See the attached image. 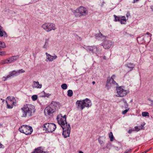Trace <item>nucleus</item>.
Instances as JSON below:
<instances>
[{"label":"nucleus","mask_w":153,"mask_h":153,"mask_svg":"<svg viewBox=\"0 0 153 153\" xmlns=\"http://www.w3.org/2000/svg\"><path fill=\"white\" fill-rule=\"evenodd\" d=\"M58 123L62 127L63 131L62 135L65 138L69 137L71 132V127L66 121V116H62L61 114L58 115L56 118Z\"/></svg>","instance_id":"nucleus-1"},{"label":"nucleus","mask_w":153,"mask_h":153,"mask_svg":"<svg viewBox=\"0 0 153 153\" xmlns=\"http://www.w3.org/2000/svg\"><path fill=\"white\" fill-rule=\"evenodd\" d=\"M21 110L22 113V117H31L35 111L34 106L31 104H26L24 105Z\"/></svg>","instance_id":"nucleus-2"},{"label":"nucleus","mask_w":153,"mask_h":153,"mask_svg":"<svg viewBox=\"0 0 153 153\" xmlns=\"http://www.w3.org/2000/svg\"><path fill=\"white\" fill-rule=\"evenodd\" d=\"M74 13L76 17L84 19L88 15V11L85 7L80 6L74 10Z\"/></svg>","instance_id":"nucleus-3"},{"label":"nucleus","mask_w":153,"mask_h":153,"mask_svg":"<svg viewBox=\"0 0 153 153\" xmlns=\"http://www.w3.org/2000/svg\"><path fill=\"white\" fill-rule=\"evenodd\" d=\"M76 104L78 108H80L82 110L85 107H89L91 105V101L88 98L83 100H77Z\"/></svg>","instance_id":"nucleus-4"},{"label":"nucleus","mask_w":153,"mask_h":153,"mask_svg":"<svg viewBox=\"0 0 153 153\" xmlns=\"http://www.w3.org/2000/svg\"><path fill=\"white\" fill-rule=\"evenodd\" d=\"M41 27L45 31L48 32L52 30H55L56 29L55 25L50 22L44 23L41 26Z\"/></svg>","instance_id":"nucleus-5"},{"label":"nucleus","mask_w":153,"mask_h":153,"mask_svg":"<svg viewBox=\"0 0 153 153\" xmlns=\"http://www.w3.org/2000/svg\"><path fill=\"white\" fill-rule=\"evenodd\" d=\"M19 131L26 135H29L32 133L33 129L31 126L27 125H24L19 128Z\"/></svg>","instance_id":"nucleus-6"},{"label":"nucleus","mask_w":153,"mask_h":153,"mask_svg":"<svg viewBox=\"0 0 153 153\" xmlns=\"http://www.w3.org/2000/svg\"><path fill=\"white\" fill-rule=\"evenodd\" d=\"M43 127L45 131L48 132H52L55 130L56 126L53 123H48L45 124Z\"/></svg>","instance_id":"nucleus-7"},{"label":"nucleus","mask_w":153,"mask_h":153,"mask_svg":"<svg viewBox=\"0 0 153 153\" xmlns=\"http://www.w3.org/2000/svg\"><path fill=\"white\" fill-rule=\"evenodd\" d=\"M115 77L114 75H113L111 78L108 77L106 82V87L107 89H109L112 85L118 86V84L114 80L113 78Z\"/></svg>","instance_id":"nucleus-8"},{"label":"nucleus","mask_w":153,"mask_h":153,"mask_svg":"<svg viewBox=\"0 0 153 153\" xmlns=\"http://www.w3.org/2000/svg\"><path fill=\"white\" fill-rule=\"evenodd\" d=\"M25 72V71L22 69H19L16 71L15 70L13 71L10 73V74L8 75L6 77L3 76L2 78L3 80L4 81L6 80L7 79L10 77L12 76H17L20 73H24Z\"/></svg>","instance_id":"nucleus-9"},{"label":"nucleus","mask_w":153,"mask_h":153,"mask_svg":"<svg viewBox=\"0 0 153 153\" xmlns=\"http://www.w3.org/2000/svg\"><path fill=\"white\" fill-rule=\"evenodd\" d=\"M116 90L117 96L118 97H123L126 96L127 93V90L124 89L123 87L119 86L118 85L116 86Z\"/></svg>","instance_id":"nucleus-10"},{"label":"nucleus","mask_w":153,"mask_h":153,"mask_svg":"<svg viewBox=\"0 0 153 153\" xmlns=\"http://www.w3.org/2000/svg\"><path fill=\"white\" fill-rule=\"evenodd\" d=\"M16 100L14 97L8 96L6 100L7 104V108L8 109H11L13 107L16 102Z\"/></svg>","instance_id":"nucleus-11"},{"label":"nucleus","mask_w":153,"mask_h":153,"mask_svg":"<svg viewBox=\"0 0 153 153\" xmlns=\"http://www.w3.org/2000/svg\"><path fill=\"white\" fill-rule=\"evenodd\" d=\"M55 110V108L54 107H52L50 105L45 108L44 113L45 115L47 114L48 115H50L51 114L53 113Z\"/></svg>","instance_id":"nucleus-12"},{"label":"nucleus","mask_w":153,"mask_h":153,"mask_svg":"<svg viewBox=\"0 0 153 153\" xmlns=\"http://www.w3.org/2000/svg\"><path fill=\"white\" fill-rule=\"evenodd\" d=\"M112 45V42L110 41H105L103 44V47L105 49L109 48Z\"/></svg>","instance_id":"nucleus-13"},{"label":"nucleus","mask_w":153,"mask_h":153,"mask_svg":"<svg viewBox=\"0 0 153 153\" xmlns=\"http://www.w3.org/2000/svg\"><path fill=\"white\" fill-rule=\"evenodd\" d=\"M45 54L46 55L47 59L51 62L53 61L57 58V56L56 55L53 56L48 54L47 53H46Z\"/></svg>","instance_id":"nucleus-14"},{"label":"nucleus","mask_w":153,"mask_h":153,"mask_svg":"<svg viewBox=\"0 0 153 153\" xmlns=\"http://www.w3.org/2000/svg\"><path fill=\"white\" fill-rule=\"evenodd\" d=\"M32 87L33 88H41L42 87V85L41 84H39L38 81L36 82L34 81H33Z\"/></svg>","instance_id":"nucleus-15"},{"label":"nucleus","mask_w":153,"mask_h":153,"mask_svg":"<svg viewBox=\"0 0 153 153\" xmlns=\"http://www.w3.org/2000/svg\"><path fill=\"white\" fill-rule=\"evenodd\" d=\"M152 35V34L149 33L147 32L146 33H143V36H144L143 39L145 40L148 39V40H149L150 41L151 39V38Z\"/></svg>","instance_id":"nucleus-16"},{"label":"nucleus","mask_w":153,"mask_h":153,"mask_svg":"<svg viewBox=\"0 0 153 153\" xmlns=\"http://www.w3.org/2000/svg\"><path fill=\"white\" fill-rule=\"evenodd\" d=\"M42 147H39L35 149L34 151L32 153H48L47 152L43 151Z\"/></svg>","instance_id":"nucleus-17"},{"label":"nucleus","mask_w":153,"mask_h":153,"mask_svg":"<svg viewBox=\"0 0 153 153\" xmlns=\"http://www.w3.org/2000/svg\"><path fill=\"white\" fill-rule=\"evenodd\" d=\"M145 124V123H143L141 124L140 126L134 127V131H138L140 130L144 129V126Z\"/></svg>","instance_id":"nucleus-18"},{"label":"nucleus","mask_w":153,"mask_h":153,"mask_svg":"<svg viewBox=\"0 0 153 153\" xmlns=\"http://www.w3.org/2000/svg\"><path fill=\"white\" fill-rule=\"evenodd\" d=\"M8 35L6 32L2 30L0 31V37H3L4 38H6L7 37Z\"/></svg>","instance_id":"nucleus-19"},{"label":"nucleus","mask_w":153,"mask_h":153,"mask_svg":"<svg viewBox=\"0 0 153 153\" xmlns=\"http://www.w3.org/2000/svg\"><path fill=\"white\" fill-rule=\"evenodd\" d=\"M86 49L87 51H91L93 53H94V50L96 49V48L95 47L92 46H87L86 47Z\"/></svg>","instance_id":"nucleus-20"},{"label":"nucleus","mask_w":153,"mask_h":153,"mask_svg":"<svg viewBox=\"0 0 153 153\" xmlns=\"http://www.w3.org/2000/svg\"><path fill=\"white\" fill-rule=\"evenodd\" d=\"M120 21L121 24H126V19L125 16H122Z\"/></svg>","instance_id":"nucleus-21"},{"label":"nucleus","mask_w":153,"mask_h":153,"mask_svg":"<svg viewBox=\"0 0 153 153\" xmlns=\"http://www.w3.org/2000/svg\"><path fill=\"white\" fill-rule=\"evenodd\" d=\"M59 104V102L53 101L52 102L50 105L51 106H52V107H54L55 109H56V107Z\"/></svg>","instance_id":"nucleus-22"},{"label":"nucleus","mask_w":153,"mask_h":153,"mask_svg":"<svg viewBox=\"0 0 153 153\" xmlns=\"http://www.w3.org/2000/svg\"><path fill=\"white\" fill-rule=\"evenodd\" d=\"M18 58V56H12L10 57V62L12 63L14 61H16Z\"/></svg>","instance_id":"nucleus-23"},{"label":"nucleus","mask_w":153,"mask_h":153,"mask_svg":"<svg viewBox=\"0 0 153 153\" xmlns=\"http://www.w3.org/2000/svg\"><path fill=\"white\" fill-rule=\"evenodd\" d=\"M114 17L115 19L114 21L115 22H120L121 18H122V16H117L116 15H114Z\"/></svg>","instance_id":"nucleus-24"},{"label":"nucleus","mask_w":153,"mask_h":153,"mask_svg":"<svg viewBox=\"0 0 153 153\" xmlns=\"http://www.w3.org/2000/svg\"><path fill=\"white\" fill-rule=\"evenodd\" d=\"M95 36L97 39L99 37H102L103 38H105L106 37L105 36H103L102 33L100 32H99V33L96 34L95 35Z\"/></svg>","instance_id":"nucleus-25"},{"label":"nucleus","mask_w":153,"mask_h":153,"mask_svg":"<svg viewBox=\"0 0 153 153\" xmlns=\"http://www.w3.org/2000/svg\"><path fill=\"white\" fill-rule=\"evenodd\" d=\"M125 66L126 67L130 68V71L132 70L133 68V64L128 63L126 64Z\"/></svg>","instance_id":"nucleus-26"},{"label":"nucleus","mask_w":153,"mask_h":153,"mask_svg":"<svg viewBox=\"0 0 153 153\" xmlns=\"http://www.w3.org/2000/svg\"><path fill=\"white\" fill-rule=\"evenodd\" d=\"M49 41V39H45V42L44 45L43 47L44 48L47 49V48L48 46Z\"/></svg>","instance_id":"nucleus-27"},{"label":"nucleus","mask_w":153,"mask_h":153,"mask_svg":"<svg viewBox=\"0 0 153 153\" xmlns=\"http://www.w3.org/2000/svg\"><path fill=\"white\" fill-rule=\"evenodd\" d=\"M6 47L5 43L3 42L0 41V51L2 48H4Z\"/></svg>","instance_id":"nucleus-28"},{"label":"nucleus","mask_w":153,"mask_h":153,"mask_svg":"<svg viewBox=\"0 0 153 153\" xmlns=\"http://www.w3.org/2000/svg\"><path fill=\"white\" fill-rule=\"evenodd\" d=\"M109 137L110 138V141H112L114 139V137L113 136V134L112 132H110L109 133Z\"/></svg>","instance_id":"nucleus-29"},{"label":"nucleus","mask_w":153,"mask_h":153,"mask_svg":"<svg viewBox=\"0 0 153 153\" xmlns=\"http://www.w3.org/2000/svg\"><path fill=\"white\" fill-rule=\"evenodd\" d=\"M142 116L143 117H146V116L149 117V114L147 112H142Z\"/></svg>","instance_id":"nucleus-30"},{"label":"nucleus","mask_w":153,"mask_h":153,"mask_svg":"<svg viewBox=\"0 0 153 153\" xmlns=\"http://www.w3.org/2000/svg\"><path fill=\"white\" fill-rule=\"evenodd\" d=\"M73 91L72 90H69L68 91V97H71L73 95Z\"/></svg>","instance_id":"nucleus-31"},{"label":"nucleus","mask_w":153,"mask_h":153,"mask_svg":"<svg viewBox=\"0 0 153 153\" xmlns=\"http://www.w3.org/2000/svg\"><path fill=\"white\" fill-rule=\"evenodd\" d=\"M61 87L63 89L65 90L67 88V85L66 84H63L62 85Z\"/></svg>","instance_id":"nucleus-32"},{"label":"nucleus","mask_w":153,"mask_h":153,"mask_svg":"<svg viewBox=\"0 0 153 153\" xmlns=\"http://www.w3.org/2000/svg\"><path fill=\"white\" fill-rule=\"evenodd\" d=\"M32 98L33 100L35 101L36 100L37 98V96L36 95H33L32 96Z\"/></svg>","instance_id":"nucleus-33"},{"label":"nucleus","mask_w":153,"mask_h":153,"mask_svg":"<svg viewBox=\"0 0 153 153\" xmlns=\"http://www.w3.org/2000/svg\"><path fill=\"white\" fill-rule=\"evenodd\" d=\"M42 93H43L44 94V97H48L50 96L51 95L49 93H46L44 91H43Z\"/></svg>","instance_id":"nucleus-34"},{"label":"nucleus","mask_w":153,"mask_h":153,"mask_svg":"<svg viewBox=\"0 0 153 153\" xmlns=\"http://www.w3.org/2000/svg\"><path fill=\"white\" fill-rule=\"evenodd\" d=\"M128 109H126L125 110L123 111L122 113L123 114H125L126 113L128 112Z\"/></svg>","instance_id":"nucleus-35"},{"label":"nucleus","mask_w":153,"mask_h":153,"mask_svg":"<svg viewBox=\"0 0 153 153\" xmlns=\"http://www.w3.org/2000/svg\"><path fill=\"white\" fill-rule=\"evenodd\" d=\"M7 61V59H4V60L2 61V64H5L8 63Z\"/></svg>","instance_id":"nucleus-36"},{"label":"nucleus","mask_w":153,"mask_h":153,"mask_svg":"<svg viewBox=\"0 0 153 153\" xmlns=\"http://www.w3.org/2000/svg\"><path fill=\"white\" fill-rule=\"evenodd\" d=\"M7 61V59H4V60L2 61V64H5L8 63Z\"/></svg>","instance_id":"nucleus-37"},{"label":"nucleus","mask_w":153,"mask_h":153,"mask_svg":"<svg viewBox=\"0 0 153 153\" xmlns=\"http://www.w3.org/2000/svg\"><path fill=\"white\" fill-rule=\"evenodd\" d=\"M5 51H0V55L3 56L5 54Z\"/></svg>","instance_id":"nucleus-38"},{"label":"nucleus","mask_w":153,"mask_h":153,"mask_svg":"<svg viewBox=\"0 0 153 153\" xmlns=\"http://www.w3.org/2000/svg\"><path fill=\"white\" fill-rule=\"evenodd\" d=\"M133 131H134V129H129L128 131V133L129 134H131Z\"/></svg>","instance_id":"nucleus-39"},{"label":"nucleus","mask_w":153,"mask_h":153,"mask_svg":"<svg viewBox=\"0 0 153 153\" xmlns=\"http://www.w3.org/2000/svg\"><path fill=\"white\" fill-rule=\"evenodd\" d=\"M76 38L78 40H79V41H81L82 40V38L78 36H77Z\"/></svg>","instance_id":"nucleus-40"},{"label":"nucleus","mask_w":153,"mask_h":153,"mask_svg":"<svg viewBox=\"0 0 153 153\" xmlns=\"http://www.w3.org/2000/svg\"><path fill=\"white\" fill-rule=\"evenodd\" d=\"M152 149V148H151L149 149H148L146 150V151H144V152H144V153H146V152H148V151H149V150H151V149Z\"/></svg>","instance_id":"nucleus-41"},{"label":"nucleus","mask_w":153,"mask_h":153,"mask_svg":"<svg viewBox=\"0 0 153 153\" xmlns=\"http://www.w3.org/2000/svg\"><path fill=\"white\" fill-rule=\"evenodd\" d=\"M7 62L8 63H11V62H10V58H8L7 59Z\"/></svg>","instance_id":"nucleus-42"},{"label":"nucleus","mask_w":153,"mask_h":153,"mask_svg":"<svg viewBox=\"0 0 153 153\" xmlns=\"http://www.w3.org/2000/svg\"><path fill=\"white\" fill-rule=\"evenodd\" d=\"M110 145V143H108L107 145V146H106V148L108 149L109 147V146Z\"/></svg>","instance_id":"nucleus-43"},{"label":"nucleus","mask_w":153,"mask_h":153,"mask_svg":"<svg viewBox=\"0 0 153 153\" xmlns=\"http://www.w3.org/2000/svg\"><path fill=\"white\" fill-rule=\"evenodd\" d=\"M124 103L125 104V105H127V106H128V105H127V103H126V101H124Z\"/></svg>","instance_id":"nucleus-44"},{"label":"nucleus","mask_w":153,"mask_h":153,"mask_svg":"<svg viewBox=\"0 0 153 153\" xmlns=\"http://www.w3.org/2000/svg\"><path fill=\"white\" fill-rule=\"evenodd\" d=\"M3 146L2 144L0 143V148H2Z\"/></svg>","instance_id":"nucleus-45"},{"label":"nucleus","mask_w":153,"mask_h":153,"mask_svg":"<svg viewBox=\"0 0 153 153\" xmlns=\"http://www.w3.org/2000/svg\"><path fill=\"white\" fill-rule=\"evenodd\" d=\"M3 30L2 27L0 26V31Z\"/></svg>","instance_id":"nucleus-46"},{"label":"nucleus","mask_w":153,"mask_h":153,"mask_svg":"<svg viewBox=\"0 0 153 153\" xmlns=\"http://www.w3.org/2000/svg\"><path fill=\"white\" fill-rule=\"evenodd\" d=\"M129 15V13H127V14H126V16H127V17H128V15Z\"/></svg>","instance_id":"nucleus-47"},{"label":"nucleus","mask_w":153,"mask_h":153,"mask_svg":"<svg viewBox=\"0 0 153 153\" xmlns=\"http://www.w3.org/2000/svg\"><path fill=\"white\" fill-rule=\"evenodd\" d=\"M103 59H106V56H104L103 57Z\"/></svg>","instance_id":"nucleus-48"},{"label":"nucleus","mask_w":153,"mask_h":153,"mask_svg":"<svg viewBox=\"0 0 153 153\" xmlns=\"http://www.w3.org/2000/svg\"><path fill=\"white\" fill-rule=\"evenodd\" d=\"M79 153H84L82 152L81 151H79Z\"/></svg>","instance_id":"nucleus-49"},{"label":"nucleus","mask_w":153,"mask_h":153,"mask_svg":"<svg viewBox=\"0 0 153 153\" xmlns=\"http://www.w3.org/2000/svg\"><path fill=\"white\" fill-rule=\"evenodd\" d=\"M95 82L94 81H93L92 82V83L93 84H94L95 83Z\"/></svg>","instance_id":"nucleus-50"},{"label":"nucleus","mask_w":153,"mask_h":153,"mask_svg":"<svg viewBox=\"0 0 153 153\" xmlns=\"http://www.w3.org/2000/svg\"><path fill=\"white\" fill-rule=\"evenodd\" d=\"M152 9H153V6H152L151 7V9L152 10Z\"/></svg>","instance_id":"nucleus-51"},{"label":"nucleus","mask_w":153,"mask_h":153,"mask_svg":"<svg viewBox=\"0 0 153 153\" xmlns=\"http://www.w3.org/2000/svg\"><path fill=\"white\" fill-rule=\"evenodd\" d=\"M1 100H2V102H3L4 101V100H2V99H1Z\"/></svg>","instance_id":"nucleus-52"},{"label":"nucleus","mask_w":153,"mask_h":153,"mask_svg":"<svg viewBox=\"0 0 153 153\" xmlns=\"http://www.w3.org/2000/svg\"><path fill=\"white\" fill-rule=\"evenodd\" d=\"M102 3H103V4H102V5H103V4H104V3H105V2H104V1H103V2H102Z\"/></svg>","instance_id":"nucleus-53"},{"label":"nucleus","mask_w":153,"mask_h":153,"mask_svg":"<svg viewBox=\"0 0 153 153\" xmlns=\"http://www.w3.org/2000/svg\"><path fill=\"white\" fill-rule=\"evenodd\" d=\"M152 10H153V9L152 8Z\"/></svg>","instance_id":"nucleus-54"},{"label":"nucleus","mask_w":153,"mask_h":153,"mask_svg":"<svg viewBox=\"0 0 153 153\" xmlns=\"http://www.w3.org/2000/svg\"><path fill=\"white\" fill-rule=\"evenodd\" d=\"M1 126V124H0V126Z\"/></svg>","instance_id":"nucleus-55"},{"label":"nucleus","mask_w":153,"mask_h":153,"mask_svg":"<svg viewBox=\"0 0 153 153\" xmlns=\"http://www.w3.org/2000/svg\"><path fill=\"white\" fill-rule=\"evenodd\" d=\"M144 153V152H142V153Z\"/></svg>","instance_id":"nucleus-56"}]
</instances>
